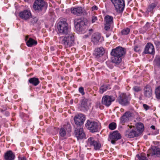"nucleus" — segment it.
<instances>
[{"label": "nucleus", "mask_w": 160, "mask_h": 160, "mask_svg": "<svg viewBox=\"0 0 160 160\" xmlns=\"http://www.w3.org/2000/svg\"><path fill=\"white\" fill-rule=\"evenodd\" d=\"M126 53V49L120 46L112 49L111 53L112 62L116 65L119 64L121 62L122 58Z\"/></svg>", "instance_id": "f257e3e1"}, {"label": "nucleus", "mask_w": 160, "mask_h": 160, "mask_svg": "<svg viewBox=\"0 0 160 160\" xmlns=\"http://www.w3.org/2000/svg\"><path fill=\"white\" fill-rule=\"evenodd\" d=\"M74 37L73 34L69 32L65 35V37H61L59 39V42L65 48H68L72 46L74 43Z\"/></svg>", "instance_id": "f03ea898"}, {"label": "nucleus", "mask_w": 160, "mask_h": 160, "mask_svg": "<svg viewBox=\"0 0 160 160\" xmlns=\"http://www.w3.org/2000/svg\"><path fill=\"white\" fill-rule=\"evenodd\" d=\"M74 24L75 27L78 32L84 33L85 32L86 26L82 18H75Z\"/></svg>", "instance_id": "7ed1b4c3"}, {"label": "nucleus", "mask_w": 160, "mask_h": 160, "mask_svg": "<svg viewBox=\"0 0 160 160\" xmlns=\"http://www.w3.org/2000/svg\"><path fill=\"white\" fill-rule=\"evenodd\" d=\"M147 155L150 160L153 158H160V148L155 146H152L148 150Z\"/></svg>", "instance_id": "20e7f679"}, {"label": "nucleus", "mask_w": 160, "mask_h": 160, "mask_svg": "<svg viewBox=\"0 0 160 160\" xmlns=\"http://www.w3.org/2000/svg\"><path fill=\"white\" fill-rule=\"evenodd\" d=\"M85 126L90 132L92 133L98 132L101 128V125L99 122L89 120L87 121Z\"/></svg>", "instance_id": "39448f33"}, {"label": "nucleus", "mask_w": 160, "mask_h": 160, "mask_svg": "<svg viewBox=\"0 0 160 160\" xmlns=\"http://www.w3.org/2000/svg\"><path fill=\"white\" fill-rule=\"evenodd\" d=\"M58 29L60 33L65 35L69 33V32L68 30V24L66 20L64 19L60 20L58 23Z\"/></svg>", "instance_id": "423d86ee"}, {"label": "nucleus", "mask_w": 160, "mask_h": 160, "mask_svg": "<svg viewBox=\"0 0 160 160\" xmlns=\"http://www.w3.org/2000/svg\"><path fill=\"white\" fill-rule=\"evenodd\" d=\"M71 132V127L70 124L68 123L64 125L59 131L60 138L62 139H66L68 133Z\"/></svg>", "instance_id": "0eeeda50"}, {"label": "nucleus", "mask_w": 160, "mask_h": 160, "mask_svg": "<svg viewBox=\"0 0 160 160\" xmlns=\"http://www.w3.org/2000/svg\"><path fill=\"white\" fill-rule=\"evenodd\" d=\"M111 0L117 12H121L123 11L125 5L124 0Z\"/></svg>", "instance_id": "6e6552de"}, {"label": "nucleus", "mask_w": 160, "mask_h": 160, "mask_svg": "<svg viewBox=\"0 0 160 160\" xmlns=\"http://www.w3.org/2000/svg\"><path fill=\"white\" fill-rule=\"evenodd\" d=\"M45 6V3L43 0H36L33 6L34 10L38 12L42 11Z\"/></svg>", "instance_id": "1a4fd4ad"}, {"label": "nucleus", "mask_w": 160, "mask_h": 160, "mask_svg": "<svg viewBox=\"0 0 160 160\" xmlns=\"http://www.w3.org/2000/svg\"><path fill=\"white\" fill-rule=\"evenodd\" d=\"M85 120V117L82 114L76 115L74 118L75 124L77 127H82L81 126Z\"/></svg>", "instance_id": "9d476101"}, {"label": "nucleus", "mask_w": 160, "mask_h": 160, "mask_svg": "<svg viewBox=\"0 0 160 160\" xmlns=\"http://www.w3.org/2000/svg\"><path fill=\"white\" fill-rule=\"evenodd\" d=\"M88 143L91 146H93L94 149L96 150H99L101 147V144L99 142L98 140H95L92 137H90L88 139Z\"/></svg>", "instance_id": "9b49d317"}, {"label": "nucleus", "mask_w": 160, "mask_h": 160, "mask_svg": "<svg viewBox=\"0 0 160 160\" xmlns=\"http://www.w3.org/2000/svg\"><path fill=\"white\" fill-rule=\"evenodd\" d=\"M115 100V98L112 96L106 95L102 98V103L106 106L108 107Z\"/></svg>", "instance_id": "f8f14e48"}, {"label": "nucleus", "mask_w": 160, "mask_h": 160, "mask_svg": "<svg viewBox=\"0 0 160 160\" xmlns=\"http://www.w3.org/2000/svg\"><path fill=\"white\" fill-rule=\"evenodd\" d=\"M118 100L119 103L122 106H127L129 104V100L125 94L120 95Z\"/></svg>", "instance_id": "ddd939ff"}, {"label": "nucleus", "mask_w": 160, "mask_h": 160, "mask_svg": "<svg viewBox=\"0 0 160 160\" xmlns=\"http://www.w3.org/2000/svg\"><path fill=\"white\" fill-rule=\"evenodd\" d=\"M109 138L111 140V143L114 144L116 141L121 138V136L118 131H115L110 134Z\"/></svg>", "instance_id": "4468645a"}, {"label": "nucleus", "mask_w": 160, "mask_h": 160, "mask_svg": "<svg viewBox=\"0 0 160 160\" xmlns=\"http://www.w3.org/2000/svg\"><path fill=\"white\" fill-rule=\"evenodd\" d=\"M74 133L78 139H82L85 138V135L82 127H77L75 128Z\"/></svg>", "instance_id": "2eb2a0df"}, {"label": "nucleus", "mask_w": 160, "mask_h": 160, "mask_svg": "<svg viewBox=\"0 0 160 160\" xmlns=\"http://www.w3.org/2000/svg\"><path fill=\"white\" fill-rule=\"evenodd\" d=\"M104 21L105 23L104 29L105 30L108 31L113 23V18L111 16L107 15L105 17Z\"/></svg>", "instance_id": "dca6fc26"}, {"label": "nucleus", "mask_w": 160, "mask_h": 160, "mask_svg": "<svg viewBox=\"0 0 160 160\" xmlns=\"http://www.w3.org/2000/svg\"><path fill=\"white\" fill-rule=\"evenodd\" d=\"M19 16L22 19L26 20L31 17L32 15L30 11L25 10L20 12Z\"/></svg>", "instance_id": "f3484780"}, {"label": "nucleus", "mask_w": 160, "mask_h": 160, "mask_svg": "<svg viewBox=\"0 0 160 160\" xmlns=\"http://www.w3.org/2000/svg\"><path fill=\"white\" fill-rule=\"evenodd\" d=\"M144 53L145 54H153L155 53L154 48L153 45L151 43H148L145 46Z\"/></svg>", "instance_id": "a211bd4d"}, {"label": "nucleus", "mask_w": 160, "mask_h": 160, "mask_svg": "<svg viewBox=\"0 0 160 160\" xmlns=\"http://www.w3.org/2000/svg\"><path fill=\"white\" fill-rule=\"evenodd\" d=\"M71 13L77 16L81 15L83 12V10L81 7H74L71 8Z\"/></svg>", "instance_id": "6ab92c4d"}, {"label": "nucleus", "mask_w": 160, "mask_h": 160, "mask_svg": "<svg viewBox=\"0 0 160 160\" xmlns=\"http://www.w3.org/2000/svg\"><path fill=\"white\" fill-rule=\"evenodd\" d=\"M132 128V126H130V129L126 130L125 132L126 136L130 138L136 137L138 135V133L136 131L133 129H131Z\"/></svg>", "instance_id": "aec40b11"}, {"label": "nucleus", "mask_w": 160, "mask_h": 160, "mask_svg": "<svg viewBox=\"0 0 160 160\" xmlns=\"http://www.w3.org/2000/svg\"><path fill=\"white\" fill-rule=\"evenodd\" d=\"M104 53V48L102 47H101L96 48L94 51L93 54L96 58H98L100 57L103 55Z\"/></svg>", "instance_id": "412c9836"}, {"label": "nucleus", "mask_w": 160, "mask_h": 160, "mask_svg": "<svg viewBox=\"0 0 160 160\" xmlns=\"http://www.w3.org/2000/svg\"><path fill=\"white\" fill-rule=\"evenodd\" d=\"M15 157L14 154L11 150L7 151L4 155L5 160H14Z\"/></svg>", "instance_id": "4be33fe9"}, {"label": "nucleus", "mask_w": 160, "mask_h": 160, "mask_svg": "<svg viewBox=\"0 0 160 160\" xmlns=\"http://www.w3.org/2000/svg\"><path fill=\"white\" fill-rule=\"evenodd\" d=\"M101 39V34L98 33L93 34L92 37L91 41L94 44H97Z\"/></svg>", "instance_id": "5701e85b"}, {"label": "nucleus", "mask_w": 160, "mask_h": 160, "mask_svg": "<svg viewBox=\"0 0 160 160\" xmlns=\"http://www.w3.org/2000/svg\"><path fill=\"white\" fill-rule=\"evenodd\" d=\"M144 95L145 97L147 98H150L152 94V91L151 87L147 85L144 88Z\"/></svg>", "instance_id": "b1692460"}, {"label": "nucleus", "mask_w": 160, "mask_h": 160, "mask_svg": "<svg viewBox=\"0 0 160 160\" xmlns=\"http://www.w3.org/2000/svg\"><path fill=\"white\" fill-rule=\"evenodd\" d=\"M131 116V113L130 112H126L121 118V122L122 124L128 120L129 117Z\"/></svg>", "instance_id": "393cba45"}, {"label": "nucleus", "mask_w": 160, "mask_h": 160, "mask_svg": "<svg viewBox=\"0 0 160 160\" xmlns=\"http://www.w3.org/2000/svg\"><path fill=\"white\" fill-rule=\"evenodd\" d=\"M27 45L29 47H31L34 46L37 44L36 41L30 38L26 42Z\"/></svg>", "instance_id": "a878e982"}, {"label": "nucleus", "mask_w": 160, "mask_h": 160, "mask_svg": "<svg viewBox=\"0 0 160 160\" xmlns=\"http://www.w3.org/2000/svg\"><path fill=\"white\" fill-rule=\"evenodd\" d=\"M29 82L33 85L36 86L40 83V82L38 78H32L29 80Z\"/></svg>", "instance_id": "bb28decb"}, {"label": "nucleus", "mask_w": 160, "mask_h": 160, "mask_svg": "<svg viewBox=\"0 0 160 160\" xmlns=\"http://www.w3.org/2000/svg\"><path fill=\"white\" fill-rule=\"evenodd\" d=\"M158 4L157 2H155L154 3H152L149 5L147 9V11L148 12H152L154 8L156 7Z\"/></svg>", "instance_id": "cd10ccee"}, {"label": "nucleus", "mask_w": 160, "mask_h": 160, "mask_svg": "<svg viewBox=\"0 0 160 160\" xmlns=\"http://www.w3.org/2000/svg\"><path fill=\"white\" fill-rule=\"evenodd\" d=\"M135 160H148V159L146 157L145 153H142L140 155H136Z\"/></svg>", "instance_id": "c85d7f7f"}, {"label": "nucleus", "mask_w": 160, "mask_h": 160, "mask_svg": "<svg viewBox=\"0 0 160 160\" xmlns=\"http://www.w3.org/2000/svg\"><path fill=\"white\" fill-rule=\"evenodd\" d=\"M136 128L138 133L142 132L143 130L144 126L143 124L141 123H138L137 126Z\"/></svg>", "instance_id": "c756f323"}, {"label": "nucleus", "mask_w": 160, "mask_h": 160, "mask_svg": "<svg viewBox=\"0 0 160 160\" xmlns=\"http://www.w3.org/2000/svg\"><path fill=\"white\" fill-rule=\"evenodd\" d=\"M109 88V87L107 85L102 86L100 88L99 92L101 93L102 94L104 92L108 89Z\"/></svg>", "instance_id": "7c9ffc66"}, {"label": "nucleus", "mask_w": 160, "mask_h": 160, "mask_svg": "<svg viewBox=\"0 0 160 160\" xmlns=\"http://www.w3.org/2000/svg\"><path fill=\"white\" fill-rule=\"evenodd\" d=\"M88 100L87 99L82 100L81 102V107L85 109H86L87 108V102Z\"/></svg>", "instance_id": "2f4dec72"}, {"label": "nucleus", "mask_w": 160, "mask_h": 160, "mask_svg": "<svg viewBox=\"0 0 160 160\" xmlns=\"http://www.w3.org/2000/svg\"><path fill=\"white\" fill-rule=\"evenodd\" d=\"M130 29L128 28H124L121 31V33L122 35H126L129 34L130 32Z\"/></svg>", "instance_id": "473e14b6"}, {"label": "nucleus", "mask_w": 160, "mask_h": 160, "mask_svg": "<svg viewBox=\"0 0 160 160\" xmlns=\"http://www.w3.org/2000/svg\"><path fill=\"white\" fill-rule=\"evenodd\" d=\"M155 94L156 98L160 99V86L157 87L155 89Z\"/></svg>", "instance_id": "72a5a7b5"}, {"label": "nucleus", "mask_w": 160, "mask_h": 160, "mask_svg": "<svg viewBox=\"0 0 160 160\" xmlns=\"http://www.w3.org/2000/svg\"><path fill=\"white\" fill-rule=\"evenodd\" d=\"M154 61L157 66L160 69V55L156 56Z\"/></svg>", "instance_id": "f704fd0d"}, {"label": "nucleus", "mask_w": 160, "mask_h": 160, "mask_svg": "<svg viewBox=\"0 0 160 160\" xmlns=\"http://www.w3.org/2000/svg\"><path fill=\"white\" fill-rule=\"evenodd\" d=\"M116 123L114 122H112L109 124L108 127L110 130H113L116 128Z\"/></svg>", "instance_id": "c9c22d12"}, {"label": "nucleus", "mask_w": 160, "mask_h": 160, "mask_svg": "<svg viewBox=\"0 0 160 160\" xmlns=\"http://www.w3.org/2000/svg\"><path fill=\"white\" fill-rule=\"evenodd\" d=\"M133 91L136 92H138L142 90V88L138 86H134L132 88Z\"/></svg>", "instance_id": "e433bc0d"}, {"label": "nucleus", "mask_w": 160, "mask_h": 160, "mask_svg": "<svg viewBox=\"0 0 160 160\" xmlns=\"http://www.w3.org/2000/svg\"><path fill=\"white\" fill-rule=\"evenodd\" d=\"M38 19L36 17H33L31 21V22L32 24L36 23L38 21Z\"/></svg>", "instance_id": "4c0bfd02"}, {"label": "nucleus", "mask_w": 160, "mask_h": 160, "mask_svg": "<svg viewBox=\"0 0 160 160\" xmlns=\"http://www.w3.org/2000/svg\"><path fill=\"white\" fill-rule=\"evenodd\" d=\"M79 91L82 95H84L85 94V92L84 91V88L82 87H81L79 88Z\"/></svg>", "instance_id": "58836bf2"}, {"label": "nucleus", "mask_w": 160, "mask_h": 160, "mask_svg": "<svg viewBox=\"0 0 160 160\" xmlns=\"http://www.w3.org/2000/svg\"><path fill=\"white\" fill-rule=\"evenodd\" d=\"M134 50L136 52H138L140 51V48L138 46H135L134 48Z\"/></svg>", "instance_id": "ea45409f"}, {"label": "nucleus", "mask_w": 160, "mask_h": 160, "mask_svg": "<svg viewBox=\"0 0 160 160\" xmlns=\"http://www.w3.org/2000/svg\"><path fill=\"white\" fill-rule=\"evenodd\" d=\"M97 20V17L95 16H93L92 17V22L94 23Z\"/></svg>", "instance_id": "a19ab883"}, {"label": "nucleus", "mask_w": 160, "mask_h": 160, "mask_svg": "<svg viewBox=\"0 0 160 160\" xmlns=\"http://www.w3.org/2000/svg\"><path fill=\"white\" fill-rule=\"evenodd\" d=\"M143 107L146 110H148L149 108V107L148 105L145 104H143Z\"/></svg>", "instance_id": "79ce46f5"}, {"label": "nucleus", "mask_w": 160, "mask_h": 160, "mask_svg": "<svg viewBox=\"0 0 160 160\" xmlns=\"http://www.w3.org/2000/svg\"><path fill=\"white\" fill-rule=\"evenodd\" d=\"M18 158L19 160H27L25 157H20L19 156Z\"/></svg>", "instance_id": "37998d69"}, {"label": "nucleus", "mask_w": 160, "mask_h": 160, "mask_svg": "<svg viewBox=\"0 0 160 160\" xmlns=\"http://www.w3.org/2000/svg\"><path fill=\"white\" fill-rule=\"evenodd\" d=\"M92 11L96 10L98 9V7L96 6H94L92 8Z\"/></svg>", "instance_id": "c03bdc74"}, {"label": "nucleus", "mask_w": 160, "mask_h": 160, "mask_svg": "<svg viewBox=\"0 0 160 160\" xmlns=\"http://www.w3.org/2000/svg\"><path fill=\"white\" fill-rule=\"evenodd\" d=\"M5 115L6 116H8L9 115V113L8 112V111H6L5 112Z\"/></svg>", "instance_id": "a18cd8bd"}, {"label": "nucleus", "mask_w": 160, "mask_h": 160, "mask_svg": "<svg viewBox=\"0 0 160 160\" xmlns=\"http://www.w3.org/2000/svg\"><path fill=\"white\" fill-rule=\"evenodd\" d=\"M155 44H156L157 45H159L160 44V42H155Z\"/></svg>", "instance_id": "49530a36"}, {"label": "nucleus", "mask_w": 160, "mask_h": 160, "mask_svg": "<svg viewBox=\"0 0 160 160\" xmlns=\"http://www.w3.org/2000/svg\"><path fill=\"white\" fill-rule=\"evenodd\" d=\"M151 128L152 129L154 130L155 129V127L154 126L152 125L151 126Z\"/></svg>", "instance_id": "de8ad7c7"}, {"label": "nucleus", "mask_w": 160, "mask_h": 160, "mask_svg": "<svg viewBox=\"0 0 160 160\" xmlns=\"http://www.w3.org/2000/svg\"><path fill=\"white\" fill-rule=\"evenodd\" d=\"M69 160H76V159H72V160H71V159H69Z\"/></svg>", "instance_id": "09e8293b"}, {"label": "nucleus", "mask_w": 160, "mask_h": 160, "mask_svg": "<svg viewBox=\"0 0 160 160\" xmlns=\"http://www.w3.org/2000/svg\"><path fill=\"white\" fill-rule=\"evenodd\" d=\"M92 29L89 30V31H92Z\"/></svg>", "instance_id": "8fccbe9b"}]
</instances>
